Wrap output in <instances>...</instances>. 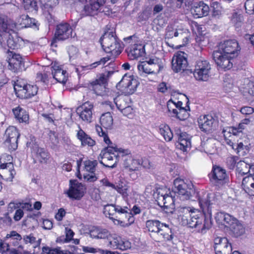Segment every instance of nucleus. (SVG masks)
<instances>
[{"mask_svg":"<svg viewBox=\"0 0 254 254\" xmlns=\"http://www.w3.org/2000/svg\"><path fill=\"white\" fill-rule=\"evenodd\" d=\"M62 251L60 247L51 248L48 247H44L42 248V252L41 254H63Z\"/></svg>","mask_w":254,"mask_h":254,"instance_id":"nucleus-52","label":"nucleus"},{"mask_svg":"<svg viewBox=\"0 0 254 254\" xmlns=\"http://www.w3.org/2000/svg\"><path fill=\"white\" fill-rule=\"evenodd\" d=\"M112 240H110V244L114 249L126 250L128 248V242H125L122 238L116 234L111 235Z\"/></svg>","mask_w":254,"mask_h":254,"instance_id":"nucleus-34","label":"nucleus"},{"mask_svg":"<svg viewBox=\"0 0 254 254\" xmlns=\"http://www.w3.org/2000/svg\"><path fill=\"white\" fill-rule=\"evenodd\" d=\"M83 251L86 253L95 254L97 253H101L102 249L99 248H94L93 247L83 246L82 247Z\"/></svg>","mask_w":254,"mask_h":254,"instance_id":"nucleus-60","label":"nucleus"},{"mask_svg":"<svg viewBox=\"0 0 254 254\" xmlns=\"http://www.w3.org/2000/svg\"><path fill=\"white\" fill-rule=\"evenodd\" d=\"M35 20L30 18L27 15H21L17 20V23L22 27H28L33 25L36 26Z\"/></svg>","mask_w":254,"mask_h":254,"instance_id":"nucleus-45","label":"nucleus"},{"mask_svg":"<svg viewBox=\"0 0 254 254\" xmlns=\"http://www.w3.org/2000/svg\"><path fill=\"white\" fill-rule=\"evenodd\" d=\"M85 190V188L82 184L77 183L70 185L66 194L70 198L79 200L83 196Z\"/></svg>","mask_w":254,"mask_h":254,"instance_id":"nucleus-22","label":"nucleus"},{"mask_svg":"<svg viewBox=\"0 0 254 254\" xmlns=\"http://www.w3.org/2000/svg\"><path fill=\"white\" fill-rule=\"evenodd\" d=\"M53 68L52 74L53 77L59 82L65 83L67 81V73L65 70H64L61 66L54 64L52 67Z\"/></svg>","mask_w":254,"mask_h":254,"instance_id":"nucleus-33","label":"nucleus"},{"mask_svg":"<svg viewBox=\"0 0 254 254\" xmlns=\"http://www.w3.org/2000/svg\"><path fill=\"white\" fill-rule=\"evenodd\" d=\"M187 55L182 51H178L176 54V72L184 71L188 65Z\"/></svg>","mask_w":254,"mask_h":254,"instance_id":"nucleus-28","label":"nucleus"},{"mask_svg":"<svg viewBox=\"0 0 254 254\" xmlns=\"http://www.w3.org/2000/svg\"><path fill=\"white\" fill-rule=\"evenodd\" d=\"M177 211V219L182 225L186 226L188 223V218L191 215L192 209L189 207L179 206L176 209Z\"/></svg>","mask_w":254,"mask_h":254,"instance_id":"nucleus-27","label":"nucleus"},{"mask_svg":"<svg viewBox=\"0 0 254 254\" xmlns=\"http://www.w3.org/2000/svg\"><path fill=\"white\" fill-rule=\"evenodd\" d=\"M160 133L163 136L164 139L169 141L173 137V134L170 127L165 124H162L159 127Z\"/></svg>","mask_w":254,"mask_h":254,"instance_id":"nucleus-44","label":"nucleus"},{"mask_svg":"<svg viewBox=\"0 0 254 254\" xmlns=\"http://www.w3.org/2000/svg\"><path fill=\"white\" fill-rule=\"evenodd\" d=\"M211 65L207 61H198L195 66L193 75L196 79L207 81L209 77Z\"/></svg>","mask_w":254,"mask_h":254,"instance_id":"nucleus-15","label":"nucleus"},{"mask_svg":"<svg viewBox=\"0 0 254 254\" xmlns=\"http://www.w3.org/2000/svg\"><path fill=\"white\" fill-rule=\"evenodd\" d=\"M100 42L104 51L111 54L107 56L111 57L110 60L120 55L123 49L122 42L113 32H105L101 37Z\"/></svg>","mask_w":254,"mask_h":254,"instance_id":"nucleus-1","label":"nucleus"},{"mask_svg":"<svg viewBox=\"0 0 254 254\" xmlns=\"http://www.w3.org/2000/svg\"><path fill=\"white\" fill-rule=\"evenodd\" d=\"M23 2L25 9H31L36 10L38 9V6L35 1H32L31 0H23Z\"/></svg>","mask_w":254,"mask_h":254,"instance_id":"nucleus-57","label":"nucleus"},{"mask_svg":"<svg viewBox=\"0 0 254 254\" xmlns=\"http://www.w3.org/2000/svg\"><path fill=\"white\" fill-rule=\"evenodd\" d=\"M0 168L1 170V173L2 174H5L6 173H8L9 175V177H7L6 175L2 176L5 180L6 181H12L16 174L15 171L14 170L13 164L11 162L2 163L0 165Z\"/></svg>","mask_w":254,"mask_h":254,"instance_id":"nucleus-35","label":"nucleus"},{"mask_svg":"<svg viewBox=\"0 0 254 254\" xmlns=\"http://www.w3.org/2000/svg\"><path fill=\"white\" fill-rule=\"evenodd\" d=\"M231 18L232 22L234 24L242 23L244 20L242 14L237 12H234L232 13Z\"/></svg>","mask_w":254,"mask_h":254,"instance_id":"nucleus-56","label":"nucleus"},{"mask_svg":"<svg viewBox=\"0 0 254 254\" xmlns=\"http://www.w3.org/2000/svg\"><path fill=\"white\" fill-rule=\"evenodd\" d=\"M72 29L67 22L61 23L57 25L54 38L52 41L51 46L57 47L58 40H65L72 36Z\"/></svg>","mask_w":254,"mask_h":254,"instance_id":"nucleus-13","label":"nucleus"},{"mask_svg":"<svg viewBox=\"0 0 254 254\" xmlns=\"http://www.w3.org/2000/svg\"><path fill=\"white\" fill-rule=\"evenodd\" d=\"M41 4L45 7H53L59 3V0H40Z\"/></svg>","mask_w":254,"mask_h":254,"instance_id":"nucleus-58","label":"nucleus"},{"mask_svg":"<svg viewBox=\"0 0 254 254\" xmlns=\"http://www.w3.org/2000/svg\"><path fill=\"white\" fill-rule=\"evenodd\" d=\"M246 10L254 12V0H247L245 3Z\"/></svg>","mask_w":254,"mask_h":254,"instance_id":"nucleus-64","label":"nucleus"},{"mask_svg":"<svg viewBox=\"0 0 254 254\" xmlns=\"http://www.w3.org/2000/svg\"><path fill=\"white\" fill-rule=\"evenodd\" d=\"M100 228L93 226L89 229V234L91 237L93 238L98 239L99 237V232Z\"/></svg>","mask_w":254,"mask_h":254,"instance_id":"nucleus-61","label":"nucleus"},{"mask_svg":"<svg viewBox=\"0 0 254 254\" xmlns=\"http://www.w3.org/2000/svg\"><path fill=\"white\" fill-rule=\"evenodd\" d=\"M16 24L7 16L0 14V29L1 31H14Z\"/></svg>","mask_w":254,"mask_h":254,"instance_id":"nucleus-36","label":"nucleus"},{"mask_svg":"<svg viewBox=\"0 0 254 254\" xmlns=\"http://www.w3.org/2000/svg\"><path fill=\"white\" fill-rule=\"evenodd\" d=\"M163 68L161 61L157 58H146L145 60L140 62L137 65L140 72L147 74H158Z\"/></svg>","mask_w":254,"mask_h":254,"instance_id":"nucleus-4","label":"nucleus"},{"mask_svg":"<svg viewBox=\"0 0 254 254\" xmlns=\"http://www.w3.org/2000/svg\"><path fill=\"white\" fill-rule=\"evenodd\" d=\"M216 254H231L232 248L228 240L226 241L223 240L222 244L214 247Z\"/></svg>","mask_w":254,"mask_h":254,"instance_id":"nucleus-40","label":"nucleus"},{"mask_svg":"<svg viewBox=\"0 0 254 254\" xmlns=\"http://www.w3.org/2000/svg\"><path fill=\"white\" fill-rule=\"evenodd\" d=\"M101 126L106 129H111L113 125V118L110 112L102 115L100 119Z\"/></svg>","mask_w":254,"mask_h":254,"instance_id":"nucleus-39","label":"nucleus"},{"mask_svg":"<svg viewBox=\"0 0 254 254\" xmlns=\"http://www.w3.org/2000/svg\"><path fill=\"white\" fill-rule=\"evenodd\" d=\"M111 59L110 57H106L101 59L100 61L94 62L91 64L85 66H79L78 67L76 68V72L78 74H83L86 71L88 72L90 70L93 69L100 65H104L108 61L110 60Z\"/></svg>","mask_w":254,"mask_h":254,"instance_id":"nucleus-30","label":"nucleus"},{"mask_svg":"<svg viewBox=\"0 0 254 254\" xmlns=\"http://www.w3.org/2000/svg\"><path fill=\"white\" fill-rule=\"evenodd\" d=\"M211 6L213 9V13L214 14H218L220 12L221 6L218 1H213L211 4Z\"/></svg>","mask_w":254,"mask_h":254,"instance_id":"nucleus-63","label":"nucleus"},{"mask_svg":"<svg viewBox=\"0 0 254 254\" xmlns=\"http://www.w3.org/2000/svg\"><path fill=\"white\" fill-rule=\"evenodd\" d=\"M96 130L100 136H102L103 137L104 141L107 144L109 145L110 144H112L106 131L104 130L101 126L96 125Z\"/></svg>","mask_w":254,"mask_h":254,"instance_id":"nucleus-51","label":"nucleus"},{"mask_svg":"<svg viewBox=\"0 0 254 254\" xmlns=\"http://www.w3.org/2000/svg\"><path fill=\"white\" fill-rule=\"evenodd\" d=\"M113 189L122 194L124 197L128 195L127 188L125 185H124L123 183H120L118 185H115V188H113Z\"/></svg>","mask_w":254,"mask_h":254,"instance_id":"nucleus-55","label":"nucleus"},{"mask_svg":"<svg viewBox=\"0 0 254 254\" xmlns=\"http://www.w3.org/2000/svg\"><path fill=\"white\" fill-rule=\"evenodd\" d=\"M200 216L195 214L194 211H191L190 216V221H188L186 226L190 228H196L201 233H204L206 230L211 227V222L210 219H206L204 216L199 214Z\"/></svg>","mask_w":254,"mask_h":254,"instance_id":"nucleus-5","label":"nucleus"},{"mask_svg":"<svg viewBox=\"0 0 254 254\" xmlns=\"http://www.w3.org/2000/svg\"><path fill=\"white\" fill-rule=\"evenodd\" d=\"M22 239L21 236L16 231H10L3 238V242H0V253L9 252L11 254H32L29 252L22 251L21 246H19L18 249L11 248L12 246H17Z\"/></svg>","mask_w":254,"mask_h":254,"instance_id":"nucleus-2","label":"nucleus"},{"mask_svg":"<svg viewBox=\"0 0 254 254\" xmlns=\"http://www.w3.org/2000/svg\"><path fill=\"white\" fill-rule=\"evenodd\" d=\"M241 48L238 41L235 39L225 40L219 43L218 50L230 58L237 57L240 51Z\"/></svg>","mask_w":254,"mask_h":254,"instance_id":"nucleus-9","label":"nucleus"},{"mask_svg":"<svg viewBox=\"0 0 254 254\" xmlns=\"http://www.w3.org/2000/svg\"><path fill=\"white\" fill-rule=\"evenodd\" d=\"M128 151L118 149L116 147L109 146L103 149L100 154L102 160L100 161L101 164L106 167L114 168L119 161L120 153L128 154Z\"/></svg>","mask_w":254,"mask_h":254,"instance_id":"nucleus-3","label":"nucleus"},{"mask_svg":"<svg viewBox=\"0 0 254 254\" xmlns=\"http://www.w3.org/2000/svg\"><path fill=\"white\" fill-rule=\"evenodd\" d=\"M229 228L232 235L236 238L243 235L245 232L244 227L237 219L235 220Z\"/></svg>","mask_w":254,"mask_h":254,"instance_id":"nucleus-41","label":"nucleus"},{"mask_svg":"<svg viewBox=\"0 0 254 254\" xmlns=\"http://www.w3.org/2000/svg\"><path fill=\"white\" fill-rule=\"evenodd\" d=\"M142 165L144 168H150V164L147 160L141 161L139 159H135L131 155L125 156L124 162V167L129 171H135L138 170L139 167Z\"/></svg>","mask_w":254,"mask_h":254,"instance_id":"nucleus-18","label":"nucleus"},{"mask_svg":"<svg viewBox=\"0 0 254 254\" xmlns=\"http://www.w3.org/2000/svg\"><path fill=\"white\" fill-rule=\"evenodd\" d=\"M116 213V204H107L104 207V213L110 219H113V216Z\"/></svg>","mask_w":254,"mask_h":254,"instance_id":"nucleus-53","label":"nucleus"},{"mask_svg":"<svg viewBox=\"0 0 254 254\" xmlns=\"http://www.w3.org/2000/svg\"><path fill=\"white\" fill-rule=\"evenodd\" d=\"M197 197L200 208L202 210L204 216L206 215L211 216L212 208L213 207V194L204 191L197 192Z\"/></svg>","mask_w":254,"mask_h":254,"instance_id":"nucleus-7","label":"nucleus"},{"mask_svg":"<svg viewBox=\"0 0 254 254\" xmlns=\"http://www.w3.org/2000/svg\"><path fill=\"white\" fill-rule=\"evenodd\" d=\"M163 190L162 189H157L156 191L154 192L153 196L159 205L161 206V202L162 201L164 207L167 208L170 206V202H171L170 204H174L175 199L173 197L170 196L168 194H164L162 192Z\"/></svg>","mask_w":254,"mask_h":254,"instance_id":"nucleus-25","label":"nucleus"},{"mask_svg":"<svg viewBox=\"0 0 254 254\" xmlns=\"http://www.w3.org/2000/svg\"><path fill=\"white\" fill-rule=\"evenodd\" d=\"M10 53L12 57L8 60L9 69L14 72L22 70L24 68V66L22 57L19 54Z\"/></svg>","mask_w":254,"mask_h":254,"instance_id":"nucleus-23","label":"nucleus"},{"mask_svg":"<svg viewBox=\"0 0 254 254\" xmlns=\"http://www.w3.org/2000/svg\"><path fill=\"white\" fill-rule=\"evenodd\" d=\"M212 57L219 68L228 70L233 66V59L235 58H230L229 55H226L220 51H214Z\"/></svg>","mask_w":254,"mask_h":254,"instance_id":"nucleus-16","label":"nucleus"},{"mask_svg":"<svg viewBox=\"0 0 254 254\" xmlns=\"http://www.w3.org/2000/svg\"><path fill=\"white\" fill-rule=\"evenodd\" d=\"M79 130L77 131L76 137L81 142V145L82 147L88 146L92 147L95 145L96 142L89 135L87 134L79 126Z\"/></svg>","mask_w":254,"mask_h":254,"instance_id":"nucleus-29","label":"nucleus"},{"mask_svg":"<svg viewBox=\"0 0 254 254\" xmlns=\"http://www.w3.org/2000/svg\"><path fill=\"white\" fill-rule=\"evenodd\" d=\"M15 118L19 123H28L29 119V114L27 111L20 106L12 109Z\"/></svg>","mask_w":254,"mask_h":254,"instance_id":"nucleus-37","label":"nucleus"},{"mask_svg":"<svg viewBox=\"0 0 254 254\" xmlns=\"http://www.w3.org/2000/svg\"><path fill=\"white\" fill-rule=\"evenodd\" d=\"M191 145L190 140L188 139H178L177 144L176 147L183 152H187L188 149L190 148Z\"/></svg>","mask_w":254,"mask_h":254,"instance_id":"nucleus-48","label":"nucleus"},{"mask_svg":"<svg viewBox=\"0 0 254 254\" xmlns=\"http://www.w3.org/2000/svg\"><path fill=\"white\" fill-rule=\"evenodd\" d=\"M210 182L216 187H220L225 184L228 180L226 170L222 167L213 165L211 172L208 174Z\"/></svg>","mask_w":254,"mask_h":254,"instance_id":"nucleus-10","label":"nucleus"},{"mask_svg":"<svg viewBox=\"0 0 254 254\" xmlns=\"http://www.w3.org/2000/svg\"><path fill=\"white\" fill-rule=\"evenodd\" d=\"M93 109V104L90 102H86L76 109V113L82 121L90 123L92 119Z\"/></svg>","mask_w":254,"mask_h":254,"instance_id":"nucleus-19","label":"nucleus"},{"mask_svg":"<svg viewBox=\"0 0 254 254\" xmlns=\"http://www.w3.org/2000/svg\"><path fill=\"white\" fill-rule=\"evenodd\" d=\"M139 83L133 75L125 74L118 86L121 87V90L126 95L133 94L136 90Z\"/></svg>","mask_w":254,"mask_h":254,"instance_id":"nucleus-12","label":"nucleus"},{"mask_svg":"<svg viewBox=\"0 0 254 254\" xmlns=\"http://www.w3.org/2000/svg\"><path fill=\"white\" fill-rule=\"evenodd\" d=\"M19 133L17 128L13 127H9L5 130L4 136L5 143L8 145L9 149L15 150L17 148L18 138Z\"/></svg>","mask_w":254,"mask_h":254,"instance_id":"nucleus-17","label":"nucleus"},{"mask_svg":"<svg viewBox=\"0 0 254 254\" xmlns=\"http://www.w3.org/2000/svg\"><path fill=\"white\" fill-rule=\"evenodd\" d=\"M98 235V239H108L109 237L111 236V234L108 230L102 228H100Z\"/></svg>","mask_w":254,"mask_h":254,"instance_id":"nucleus-62","label":"nucleus"},{"mask_svg":"<svg viewBox=\"0 0 254 254\" xmlns=\"http://www.w3.org/2000/svg\"><path fill=\"white\" fill-rule=\"evenodd\" d=\"M176 188L178 194L177 197L181 200H187L191 198L192 195L195 193L192 184H187L184 180L176 178Z\"/></svg>","mask_w":254,"mask_h":254,"instance_id":"nucleus-8","label":"nucleus"},{"mask_svg":"<svg viewBox=\"0 0 254 254\" xmlns=\"http://www.w3.org/2000/svg\"><path fill=\"white\" fill-rule=\"evenodd\" d=\"M67 50L70 61L76 59L79 57V50L76 47L70 45L67 47Z\"/></svg>","mask_w":254,"mask_h":254,"instance_id":"nucleus-49","label":"nucleus"},{"mask_svg":"<svg viewBox=\"0 0 254 254\" xmlns=\"http://www.w3.org/2000/svg\"><path fill=\"white\" fill-rule=\"evenodd\" d=\"M190 11L194 18H201L208 15L209 7L203 1L195 2L192 6Z\"/></svg>","mask_w":254,"mask_h":254,"instance_id":"nucleus-21","label":"nucleus"},{"mask_svg":"<svg viewBox=\"0 0 254 254\" xmlns=\"http://www.w3.org/2000/svg\"><path fill=\"white\" fill-rule=\"evenodd\" d=\"M146 226L149 232L160 233L165 237L166 234L168 235V232H171L168 226L161 223L158 220H149L146 222Z\"/></svg>","mask_w":254,"mask_h":254,"instance_id":"nucleus-20","label":"nucleus"},{"mask_svg":"<svg viewBox=\"0 0 254 254\" xmlns=\"http://www.w3.org/2000/svg\"><path fill=\"white\" fill-rule=\"evenodd\" d=\"M32 154L35 161L41 163H46L50 158V154L46 149L36 145L33 147Z\"/></svg>","mask_w":254,"mask_h":254,"instance_id":"nucleus-26","label":"nucleus"},{"mask_svg":"<svg viewBox=\"0 0 254 254\" xmlns=\"http://www.w3.org/2000/svg\"><path fill=\"white\" fill-rule=\"evenodd\" d=\"M98 164L96 160H86L84 162L85 170L91 173H94L96 170V167Z\"/></svg>","mask_w":254,"mask_h":254,"instance_id":"nucleus-50","label":"nucleus"},{"mask_svg":"<svg viewBox=\"0 0 254 254\" xmlns=\"http://www.w3.org/2000/svg\"><path fill=\"white\" fill-rule=\"evenodd\" d=\"M106 1V0H90L89 4L83 5L82 3L79 2L76 4L83 8L81 11L82 15L94 16L99 13L104 12Z\"/></svg>","mask_w":254,"mask_h":254,"instance_id":"nucleus-6","label":"nucleus"},{"mask_svg":"<svg viewBox=\"0 0 254 254\" xmlns=\"http://www.w3.org/2000/svg\"><path fill=\"white\" fill-rule=\"evenodd\" d=\"M200 129L206 133L212 132L216 129L218 122L211 115L200 116L197 119Z\"/></svg>","mask_w":254,"mask_h":254,"instance_id":"nucleus-14","label":"nucleus"},{"mask_svg":"<svg viewBox=\"0 0 254 254\" xmlns=\"http://www.w3.org/2000/svg\"><path fill=\"white\" fill-rule=\"evenodd\" d=\"M242 186L245 191L254 195V175H250L244 178Z\"/></svg>","mask_w":254,"mask_h":254,"instance_id":"nucleus-38","label":"nucleus"},{"mask_svg":"<svg viewBox=\"0 0 254 254\" xmlns=\"http://www.w3.org/2000/svg\"><path fill=\"white\" fill-rule=\"evenodd\" d=\"M36 80L37 81H41L47 83L48 81V76L46 73L39 72L37 73Z\"/></svg>","mask_w":254,"mask_h":254,"instance_id":"nucleus-59","label":"nucleus"},{"mask_svg":"<svg viewBox=\"0 0 254 254\" xmlns=\"http://www.w3.org/2000/svg\"><path fill=\"white\" fill-rule=\"evenodd\" d=\"M144 48L145 46L142 44H134L127 48L126 51L130 59L135 60L144 55Z\"/></svg>","mask_w":254,"mask_h":254,"instance_id":"nucleus-24","label":"nucleus"},{"mask_svg":"<svg viewBox=\"0 0 254 254\" xmlns=\"http://www.w3.org/2000/svg\"><path fill=\"white\" fill-rule=\"evenodd\" d=\"M189 110H190V107L188 105L185 108L176 110V117L181 121L186 120L189 116V114L188 112Z\"/></svg>","mask_w":254,"mask_h":254,"instance_id":"nucleus-47","label":"nucleus"},{"mask_svg":"<svg viewBox=\"0 0 254 254\" xmlns=\"http://www.w3.org/2000/svg\"><path fill=\"white\" fill-rule=\"evenodd\" d=\"M14 89L17 96L21 99L30 98L36 95L38 92L36 85L25 84L19 81L14 85Z\"/></svg>","mask_w":254,"mask_h":254,"instance_id":"nucleus-11","label":"nucleus"},{"mask_svg":"<svg viewBox=\"0 0 254 254\" xmlns=\"http://www.w3.org/2000/svg\"><path fill=\"white\" fill-rule=\"evenodd\" d=\"M115 102L118 109L126 116L127 115L128 112H131L132 110L129 106H127L126 104L124 103V100L122 97H118L116 98L115 99Z\"/></svg>","mask_w":254,"mask_h":254,"instance_id":"nucleus-46","label":"nucleus"},{"mask_svg":"<svg viewBox=\"0 0 254 254\" xmlns=\"http://www.w3.org/2000/svg\"><path fill=\"white\" fill-rule=\"evenodd\" d=\"M215 219L218 223L229 228L233 224L235 220H237L230 214L224 212L217 213Z\"/></svg>","mask_w":254,"mask_h":254,"instance_id":"nucleus-32","label":"nucleus"},{"mask_svg":"<svg viewBox=\"0 0 254 254\" xmlns=\"http://www.w3.org/2000/svg\"><path fill=\"white\" fill-rule=\"evenodd\" d=\"M20 40V39L17 37L16 34H15L14 37L11 34L6 44L5 43H2L3 49L7 50V52H9V49H15L18 48L19 46L18 43Z\"/></svg>","mask_w":254,"mask_h":254,"instance_id":"nucleus-42","label":"nucleus"},{"mask_svg":"<svg viewBox=\"0 0 254 254\" xmlns=\"http://www.w3.org/2000/svg\"><path fill=\"white\" fill-rule=\"evenodd\" d=\"M10 31H1L0 29V46L2 49H3L2 43H5L6 44L10 36L11 33H9Z\"/></svg>","mask_w":254,"mask_h":254,"instance_id":"nucleus-54","label":"nucleus"},{"mask_svg":"<svg viewBox=\"0 0 254 254\" xmlns=\"http://www.w3.org/2000/svg\"><path fill=\"white\" fill-rule=\"evenodd\" d=\"M114 73L113 71H109L102 74L100 77L93 81L91 84L94 87V86H101L107 82L108 78Z\"/></svg>","mask_w":254,"mask_h":254,"instance_id":"nucleus-43","label":"nucleus"},{"mask_svg":"<svg viewBox=\"0 0 254 254\" xmlns=\"http://www.w3.org/2000/svg\"><path fill=\"white\" fill-rule=\"evenodd\" d=\"M227 166L230 169H233L236 165L237 164V169L239 170V173L242 175L246 174L242 169H240V167H247V164L243 161L239 160V158L238 156H231L228 157L226 160Z\"/></svg>","mask_w":254,"mask_h":254,"instance_id":"nucleus-31","label":"nucleus"}]
</instances>
